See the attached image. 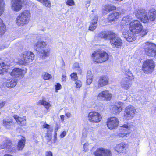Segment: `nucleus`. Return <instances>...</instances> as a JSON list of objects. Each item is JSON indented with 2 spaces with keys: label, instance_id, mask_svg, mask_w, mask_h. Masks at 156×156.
<instances>
[{
  "label": "nucleus",
  "instance_id": "nucleus-22",
  "mask_svg": "<svg viewBox=\"0 0 156 156\" xmlns=\"http://www.w3.org/2000/svg\"><path fill=\"white\" fill-rule=\"evenodd\" d=\"M133 33L131 32L126 31L123 32V36L128 41L131 42L136 39Z\"/></svg>",
  "mask_w": 156,
  "mask_h": 156
},
{
  "label": "nucleus",
  "instance_id": "nucleus-27",
  "mask_svg": "<svg viewBox=\"0 0 156 156\" xmlns=\"http://www.w3.org/2000/svg\"><path fill=\"white\" fill-rule=\"evenodd\" d=\"M17 83L16 80L13 78L8 79L5 83V84L7 87L11 88L15 87L17 84Z\"/></svg>",
  "mask_w": 156,
  "mask_h": 156
},
{
  "label": "nucleus",
  "instance_id": "nucleus-18",
  "mask_svg": "<svg viewBox=\"0 0 156 156\" xmlns=\"http://www.w3.org/2000/svg\"><path fill=\"white\" fill-rule=\"evenodd\" d=\"M119 120L115 117H112L108 119L106 124L108 128L112 130L117 128L119 125Z\"/></svg>",
  "mask_w": 156,
  "mask_h": 156
},
{
  "label": "nucleus",
  "instance_id": "nucleus-28",
  "mask_svg": "<svg viewBox=\"0 0 156 156\" xmlns=\"http://www.w3.org/2000/svg\"><path fill=\"white\" fill-rule=\"evenodd\" d=\"M98 20L97 16H95L90 23L89 28V30L90 31H93L96 28L97 26Z\"/></svg>",
  "mask_w": 156,
  "mask_h": 156
},
{
  "label": "nucleus",
  "instance_id": "nucleus-59",
  "mask_svg": "<svg viewBox=\"0 0 156 156\" xmlns=\"http://www.w3.org/2000/svg\"><path fill=\"white\" fill-rule=\"evenodd\" d=\"M58 128H55V133H56V132L58 130Z\"/></svg>",
  "mask_w": 156,
  "mask_h": 156
},
{
  "label": "nucleus",
  "instance_id": "nucleus-16",
  "mask_svg": "<svg viewBox=\"0 0 156 156\" xmlns=\"http://www.w3.org/2000/svg\"><path fill=\"white\" fill-rule=\"evenodd\" d=\"M10 7L12 10L16 12L20 11L23 7L22 0H11Z\"/></svg>",
  "mask_w": 156,
  "mask_h": 156
},
{
  "label": "nucleus",
  "instance_id": "nucleus-34",
  "mask_svg": "<svg viewBox=\"0 0 156 156\" xmlns=\"http://www.w3.org/2000/svg\"><path fill=\"white\" fill-rule=\"evenodd\" d=\"M3 123L7 129L11 128L12 126L13 123L12 120L11 119H4Z\"/></svg>",
  "mask_w": 156,
  "mask_h": 156
},
{
  "label": "nucleus",
  "instance_id": "nucleus-4",
  "mask_svg": "<svg viewBox=\"0 0 156 156\" xmlns=\"http://www.w3.org/2000/svg\"><path fill=\"white\" fill-rule=\"evenodd\" d=\"M34 48L43 58H45L49 55L50 49L47 47V44L43 41H39L35 43Z\"/></svg>",
  "mask_w": 156,
  "mask_h": 156
},
{
  "label": "nucleus",
  "instance_id": "nucleus-61",
  "mask_svg": "<svg viewBox=\"0 0 156 156\" xmlns=\"http://www.w3.org/2000/svg\"><path fill=\"white\" fill-rule=\"evenodd\" d=\"M116 1H122L123 0H116Z\"/></svg>",
  "mask_w": 156,
  "mask_h": 156
},
{
  "label": "nucleus",
  "instance_id": "nucleus-42",
  "mask_svg": "<svg viewBox=\"0 0 156 156\" xmlns=\"http://www.w3.org/2000/svg\"><path fill=\"white\" fill-rule=\"evenodd\" d=\"M51 75L47 73H45L43 75V78L45 80H49L51 77Z\"/></svg>",
  "mask_w": 156,
  "mask_h": 156
},
{
  "label": "nucleus",
  "instance_id": "nucleus-30",
  "mask_svg": "<svg viewBox=\"0 0 156 156\" xmlns=\"http://www.w3.org/2000/svg\"><path fill=\"white\" fill-rule=\"evenodd\" d=\"M25 137L21 136L20 139L18 140L17 145L18 148L19 150H21L24 147L25 144Z\"/></svg>",
  "mask_w": 156,
  "mask_h": 156
},
{
  "label": "nucleus",
  "instance_id": "nucleus-14",
  "mask_svg": "<svg viewBox=\"0 0 156 156\" xmlns=\"http://www.w3.org/2000/svg\"><path fill=\"white\" fill-rule=\"evenodd\" d=\"M5 4L4 0H0V16L3 13ZM6 27L2 20L0 19V35L3 34L5 31Z\"/></svg>",
  "mask_w": 156,
  "mask_h": 156
},
{
  "label": "nucleus",
  "instance_id": "nucleus-36",
  "mask_svg": "<svg viewBox=\"0 0 156 156\" xmlns=\"http://www.w3.org/2000/svg\"><path fill=\"white\" fill-rule=\"evenodd\" d=\"M122 69L123 72H125L127 76L129 77H132L133 75L131 72L129 71V68L127 65L124 66L122 67Z\"/></svg>",
  "mask_w": 156,
  "mask_h": 156
},
{
  "label": "nucleus",
  "instance_id": "nucleus-56",
  "mask_svg": "<svg viewBox=\"0 0 156 156\" xmlns=\"http://www.w3.org/2000/svg\"><path fill=\"white\" fill-rule=\"evenodd\" d=\"M4 156H13V155L8 154H5Z\"/></svg>",
  "mask_w": 156,
  "mask_h": 156
},
{
  "label": "nucleus",
  "instance_id": "nucleus-51",
  "mask_svg": "<svg viewBox=\"0 0 156 156\" xmlns=\"http://www.w3.org/2000/svg\"><path fill=\"white\" fill-rule=\"evenodd\" d=\"M45 156H53L52 152L50 151H47L45 153Z\"/></svg>",
  "mask_w": 156,
  "mask_h": 156
},
{
  "label": "nucleus",
  "instance_id": "nucleus-45",
  "mask_svg": "<svg viewBox=\"0 0 156 156\" xmlns=\"http://www.w3.org/2000/svg\"><path fill=\"white\" fill-rule=\"evenodd\" d=\"M88 132V130L86 129H83L82 134L83 138H84L85 136H86L87 133H89V132Z\"/></svg>",
  "mask_w": 156,
  "mask_h": 156
},
{
  "label": "nucleus",
  "instance_id": "nucleus-47",
  "mask_svg": "<svg viewBox=\"0 0 156 156\" xmlns=\"http://www.w3.org/2000/svg\"><path fill=\"white\" fill-rule=\"evenodd\" d=\"M65 115L68 118L71 117L72 116L71 113L69 112L67 110H66L65 111Z\"/></svg>",
  "mask_w": 156,
  "mask_h": 156
},
{
  "label": "nucleus",
  "instance_id": "nucleus-55",
  "mask_svg": "<svg viewBox=\"0 0 156 156\" xmlns=\"http://www.w3.org/2000/svg\"><path fill=\"white\" fill-rule=\"evenodd\" d=\"M90 5V2L89 1H87L86 2V6L87 7H88Z\"/></svg>",
  "mask_w": 156,
  "mask_h": 156
},
{
  "label": "nucleus",
  "instance_id": "nucleus-39",
  "mask_svg": "<svg viewBox=\"0 0 156 156\" xmlns=\"http://www.w3.org/2000/svg\"><path fill=\"white\" fill-rule=\"evenodd\" d=\"M102 156H112L111 152L108 149H103Z\"/></svg>",
  "mask_w": 156,
  "mask_h": 156
},
{
  "label": "nucleus",
  "instance_id": "nucleus-53",
  "mask_svg": "<svg viewBox=\"0 0 156 156\" xmlns=\"http://www.w3.org/2000/svg\"><path fill=\"white\" fill-rule=\"evenodd\" d=\"M65 116L64 115H61L60 116V118L62 122H63L64 120Z\"/></svg>",
  "mask_w": 156,
  "mask_h": 156
},
{
  "label": "nucleus",
  "instance_id": "nucleus-31",
  "mask_svg": "<svg viewBox=\"0 0 156 156\" xmlns=\"http://www.w3.org/2000/svg\"><path fill=\"white\" fill-rule=\"evenodd\" d=\"M93 75L91 71L88 70L87 71V75L86 83L87 85H89L92 82Z\"/></svg>",
  "mask_w": 156,
  "mask_h": 156
},
{
  "label": "nucleus",
  "instance_id": "nucleus-6",
  "mask_svg": "<svg viewBox=\"0 0 156 156\" xmlns=\"http://www.w3.org/2000/svg\"><path fill=\"white\" fill-rule=\"evenodd\" d=\"M93 60L96 63H101L107 60L108 58V54L104 51H95L92 55Z\"/></svg>",
  "mask_w": 156,
  "mask_h": 156
},
{
  "label": "nucleus",
  "instance_id": "nucleus-33",
  "mask_svg": "<svg viewBox=\"0 0 156 156\" xmlns=\"http://www.w3.org/2000/svg\"><path fill=\"white\" fill-rule=\"evenodd\" d=\"M38 104L44 106L48 110H49V107L51 106V105L49 103L44 100H40L38 102Z\"/></svg>",
  "mask_w": 156,
  "mask_h": 156
},
{
  "label": "nucleus",
  "instance_id": "nucleus-26",
  "mask_svg": "<svg viewBox=\"0 0 156 156\" xmlns=\"http://www.w3.org/2000/svg\"><path fill=\"white\" fill-rule=\"evenodd\" d=\"M13 117L18 124L21 126L25 125L26 124V117L23 116L20 117L16 115H15Z\"/></svg>",
  "mask_w": 156,
  "mask_h": 156
},
{
  "label": "nucleus",
  "instance_id": "nucleus-37",
  "mask_svg": "<svg viewBox=\"0 0 156 156\" xmlns=\"http://www.w3.org/2000/svg\"><path fill=\"white\" fill-rule=\"evenodd\" d=\"M8 66V65L5 63V62L0 63V74L2 73V71H5Z\"/></svg>",
  "mask_w": 156,
  "mask_h": 156
},
{
  "label": "nucleus",
  "instance_id": "nucleus-25",
  "mask_svg": "<svg viewBox=\"0 0 156 156\" xmlns=\"http://www.w3.org/2000/svg\"><path fill=\"white\" fill-rule=\"evenodd\" d=\"M116 10V7L111 5H107L102 8L103 13L106 14L109 12Z\"/></svg>",
  "mask_w": 156,
  "mask_h": 156
},
{
  "label": "nucleus",
  "instance_id": "nucleus-23",
  "mask_svg": "<svg viewBox=\"0 0 156 156\" xmlns=\"http://www.w3.org/2000/svg\"><path fill=\"white\" fill-rule=\"evenodd\" d=\"M108 83V77L106 76H103L101 77L98 81V87H101L107 85Z\"/></svg>",
  "mask_w": 156,
  "mask_h": 156
},
{
  "label": "nucleus",
  "instance_id": "nucleus-32",
  "mask_svg": "<svg viewBox=\"0 0 156 156\" xmlns=\"http://www.w3.org/2000/svg\"><path fill=\"white\" fill-rule=\"evenodd\" d=\"M7 142L8 143V145H5L4 144H2L0 145V148L1 149H3L6 147L8 149L7 151L8 152L12 151H13V149L12 147L11 143L9 141H8Z\"/></svg>",
  "mask_w": 156,
  "mask_h": 156
},
{
  "label": "nucleus",
  "instance_id": "nucleus-44",
  "mask_svg": "<svg viewBox=\"0 0 156 156\" xmlns=\"http://www.w3.org/2000/svg\"><path fill=\"white\" fill-rule=\"evenodd\" d=\"M71 80H76L78 77L76 73H73L70 75Z\"/></svg>",
  "mask_w": 156,
  "mask_h": 156
},
{
  "label": "nucleus",
  "instance_id": "nucleus-11",
  "mask_svg": "<svg viewBox=\"0 0 156 156\" xmlns=\"http://www.w3.org/2000/svg\"><path fill=\"white\" fill-rule=\"evenodd\" d=\"M136 109L133 106L129 105L125 108L124 113V119L127 120L133 119L135 115Z\"/></svg>",
  "mask_w": 156,
  "mask_h": 156
},
{
  "label": "nucleus",
  "instance_id": "nucleus-46",
  "mask_svg": "<svg viewBox=\"0 0 156 156\" xmlns=\"http://www.w3.org/2000/svg\"><path fill=\"white\" fill-rule=\"evenodd\" d=\"M89 146H90L89 145V143L87 142L86 143L83 145V151H84L85 152L87 151Z\"/></svg>",
  "mask_w": 156,
  "mask_h": 156
},
{
  "label": "nucleus",
  "instance_id": "nucleus-2",
  "mask_svg": "<svg viewBox=\"0 0 156 156\" xmlns=\"http://www.w3.org/2000/svg\"><path fill=\"white\" fill-rule=\"evenodd\" d=\"M135 15L136 18L144 23L150 21L156 23V11L154 9H152L150 10L148 13L149 16H147L145 10L143 9L137 11Z\"/></svg>",
  "mask_w": 156,
  "mask_h": 156
},
{
  "label": "nucleus",
  "instance_id": "nucleus-1",
  "mask_svg": "<svg viewBox=\"0 0 156 156\" xmlns=\"http://www.w3.org/2000/svg\"><path fill=\"white\" fill-rule=\"evenodd\" d=\"M96 36L105 39H109L110 43L113 48H119L122 46V40L115 36V34L112 31H103L96 34Z\"/></svg>",
  "mask_w": 156,
  "mask_h": 156
},
{
  "label": "nucleus",
  "instance_id": "nucleus-38",
  "mask_svg": "<svg viewBox=\"0 0 156 156\" xmlns=\"http://www.w3.org/2000/svg\"><path fill=\"white\" fill-rule=\"evenodd\" d=\"M103 148H98L94 153V154L95 156H102Z\"/></svg>",
  "mask_w": 156,
  "mask_h": 156
},
{
  "label": "nucleus",
  "instance_id": "nucleus-43",
  "mask_svg": "<svg viewBox=\"0 0 156 156\" xmlns=\"http://www.w3.org/2000/svg\"><path fill=\"white\" fill-rule=\"evenodd\" d=\"M75 87L76 88H79L81 87L82 83L81 81L77 80L75 82Z\"/></svg>",
  "mask_w": 156,
  "mask_h": 156
},
{
  "label": "nucleus",
  "instance_id": "nucleus-20",
  "mask_svg": "<svg viewBox=\"0 0 156 156\" xmlns=\"http://www.w3.org/2000/svg\"><path fill=\"white\" fill-rule=\"evenodd\" d=\"M124 103L122 102H118L114 105L111 106L110 110L115 114H119L122 111Z\"/></svg>",
  "mask_w": 156,
  "mask_h": 156
},
{
  "label": "nucleus",
  "instance_id": "nucleus-21",
  "mask_svg": "<svg viewBox=\"0 0 156 156\" xmlns=\"http://www.w3.org/2000/svg\"><path fill=\"white\" fill-rule=\"evenodd\" d=\"M42 127L43 128H45L47 129V132L46 134L45 138L48 142H49L51 141L52 132L53 130V128L51 126L47 124H44Z\"/></svg>",
  "mask_w": 156,
  "mask_h": 156
},
{
  "label": "nucleus",
  "instance_id": "nucleus-50",
  "mask_svg": "<svg viewBox=\"0 0 156 156\" xmlns=\"http://www.w3.org/2000/svg\"><path fill=\"white\" fill-rule=\"evenodd\" d=\"M67 134V132L66 131H63L62 132L60 135V136L61 138H63Z\"/></svg>",
  "mask_w": 156,
  "mask_h": 156
},
{
  "label": "nucleus",
  "instance_id": "nucleus-40",
  "mask_svg": "<svg viewBox=\"0 0 156 156\" xmlns=\"http://www.w3.org/2000/svg\"><path fill=\"white\" fill-rule=\"evenodd\" d=\"M65 3L66 5L69 6H73L75 5V2L74 0H66Z\"/></svg>",
  "mask_w": 156,
  "mask_h": 156
},
{
  "label": "nucleus",
  "instance_id": "nucleus-57",
  "mask_svg": "<svg viewBox=\"0 0 156 156\" xmlns=\"http://www.w3.org/2000/svg\"><path fill=\"white\" fill-rule=\"evenodd\" d=\"M69 10H68L67 11H66L65 12L63 13L66 16H67V14Z\"/></svg>",
  "mask_w": 156,
  "mask_h": 156
},
{
  "label": "nucleus",
  "instance_id": "nucleus-13",
  "mask_svg": "<svg viewBox=\"0 0 156 156\" xmlns=\"http://www.w3.org/2000/svg\"><path fill=\"white\" fill-rule=\"evenodd\" d=\"M108 16L107 19L108 21L110 22L115 21L118 19L120 15L123 12V9L120 8H118L116 10L112 11Z\"/></svg>",
  "mask_w": 156,
  "mask_h": 156
},
{
  "label": "nucleus",
  "instance_id": "nucleus-7",
  "mask_svg": "<svg viewBox=\"0 0 156 156\" xmlns=\"http://www.w3.org/2000/svg\"><path fill=\"white\" fill-rule=\"evenodd\" d=\"M142 47L144 49L145 53L148 56H156V45L150 42L144 43Z\"/></svg>",
  "mask_w": 156,
  "mask_h": 156
},
{
  "label": "nucleus",
  "instance_id": "nucleus-48",
  "mask_svg": "<svg viewBox=\"0 0 156 156\" xmlns=\"http://www.w3.org/2000/svg\"><path fill=\"white\" fill-rule=\"evenodd\" d=\"M57 140V133H55L54 135L53 138L51 140V143H55Z\"/></svg>",
  "mask_w": 156,
  "mask_h": 156
},
{
  "label": "nucleus",
  "instance_id": "nucleus-8",
  "mask_svg": "<svg viewBox=\"0 0 156 156\" xmlns=\"http://www.w3.org/2000/svg\"><path fill=\"white\" fill-rule=\"evenodd\" d=\"M34 58V53L30 51L23 52L18 58L19 62L21 64H25L32 62Z\"/></svg>",
  "mask_w": 156,
  "mask_h": 156
},
{
  "label": "nucleus",
  "instance_id": "nucleus-35",
  "mask_svg": "<svg viewBox=\"0 0 156 156\" xmlns=\"http://www.w3.org/2000/svg\"><path fill=\"white\" fill-rule=\"evenodd\" d=\"M39 2L41 3L47 7L50 8L51 7V3L50 0H36Z\"/></svg>",
  "mask_w": 156,
  "mask_h": 156
},
{
  "label": "nucleus",
  "instance_id": "nucleus-54",
  "mask_svg": "<svg viewBox=\"0 0 156 156\" xmlns=\"http://www.w3.org/2000/svg\"><path fill=\"white\" fill-rule=\"evenodd\" d=\"M66 76L65 75H62V79L63 81H65L66 80Z\"/></svg>",
  "mask_w": 156,
  "mask_h": 156
},
{
  "label": "nucleus",
  "instance_id": "nucleus-41",
  "mask_svg": "<svg viewBox=\"0 0 156 156\" xmlns=\"http://www.w3.org/2000/svg\"><path fill=\"white\" fill-rule=\"evenodd\" d=\"M73 69L78 70L80 73H81V68L79 66V65L78 63L76 62L74 63L73 65Z\"/></svg>",
  "mask_w": 156,
  "mask_h": 156
},
{
  "label": "nucleus",
  "instance_id": "nucleus-3",
  "mask_svg": "<svg viewBox=\"0 0 156 156\" xmlns=\"http://www.w3.org/2000/svg\"><path fill=\"white\" fill-rule=\"evenodd\" d=\"M129 29L130 31L135 34H139L141 37L146 35L148 32L147 29H143V26L139 21L133 20L129 24Z\"/></svg>",
  "mask_w": 156,
  "mask_h": 156
},
{
  "label": "nucleus",
  "instance_id": "nucleus-15",
  "mask_svg": "<svg viewBox=\"0 0 156 156\" xmlns=\"http://www.w3.org/2000/svg\"><path fill=\"white\" fill-rule=\"evenodd\" d=\"M112 97L111 93L108 90L102 91L98 94L97 99L100 101H109Z\"/></svg>",
  "mask_w": 156,
  "mask_h": 156
},
{
  "label": "nucleus",
  "instance_id": "nucleus-5",
  "mask_svg": "<svg viewBox=\"0 0 156 156\" xmlns=\"http://www.w3.org/2000/svg\"><path fill=\"white\" fill-rule=\"evenodd\" d=\"M31 17V13L27 10H25L20 14L16 19V23L18 26H22L27 24Z\"/></svg>",
  "mask_w": 156,
  "mask_h": 156
},
{
  "label": "nucleus",
  "instance_id": "nucleus-12",
  "mask_svg": "<svg viewBox=\"0 0 156 156\" xmlns=\"http://www.w3.org/2000/svg\"><path fill=\"white\" fill-rule=\"evenodd\" d=\"M88 121L92 123L100 122L102 119L101 115L98 112L93 111L90 112L87 115Z\"/></svg>",
  "mask_w": 156,
  "mask_h": 156
},
{
  "label": "nucleus",
  "instance_id": "nucleus-10",
  "mask_svg": "<svg viewBox=\"0 0 156 156\" xmlns=\"http://www.w3.org/2000/svg\"><path fill=\"white\" fill-rule=\"evenodd\" d=\"M133 128V126L129 123L125 124L120 126L118 135L123 137L129 134Z\"/></svg>",
  "mask_w": 156,
  "mask_h": 156
},
{
  "label": "nucleus",
  "instance_id": "nucleus-9",
  "mask_svg": "<svg viewBox=\"0 0 156 156\" xmlns=\"http://www.w3.org/2000/svg\"><path fill=\"white\" fill-rule=\"evenodd\" d=\"M155 67V62L152 59H148L145 61L142 65V70L147 74H151Z\"/></svg>",
  "mask_w": 156,
  "mask_h": 156
},
{
  "label": "nucleus",
  "instance_id": "nucleus-52",
  "mask_svg": "<svg viewBox=\"0 0 156 156\" xmlns=\"http://www.w3.org/2000/svg\"><path fill=\"white\" fill-rule=\"evenodd\" d=\"M5 104V101H3L0 102V109L4 106Z\"/></svg>",
  "mask_w": 156,
  "mask_h": 156
},
{
  "label": "nucleus",
  "instance_id": "nucleus-17",
  "mask_svg": "<svg viewBox=\"0 0 156 156\" xmlns=\"http://www.w3.org/2000/svg\"><path fill=\"white\" fill-rule=\"evenodd\" d=\"M132 79L133 76L132 77L128 76L123 78L120 83L121 87L126 90H129L132 85Z\"/></svg>",
  "mask_w": 156,
  "mask_h": 156
},
{
  "label": "nucleus",
  "instance_id": "nucleus-29",
  "mask_svg": "<svg viewBox=\"0 0 156 156\" xmlns=\"http://www.w3.org/2000/svg\"><path fill=\"white\" fill-rule=\"evenodd\" d=\"M132 17L129 15L126 16L122 18L121 21V23L125 25H127L130 24L131 22L133 21Z\"/></svg>",
  "mask_w": 156,
  "mask_h": 156
},
{
  "label": "nucleus",
  "instance_id": "nucleus-58",
  "mask_svg": "<svg viewBox=\"0 0 156 156\" xmlns=\"http://www.w3.org/2000/svg\"><path fill=\"white\" fill-rule=\"evenodd\" d=\"M58 128H55V133H56V132L58 130Z\"/></svg>",
  "mask_w": 156,
  "mask_h": 156
},
{
  "label": "nucleus",
  "instance_id": "nucleus-60",
  "mask_svg": "<svg viewBox=\"0 0 156 156\" xmlns=\"http://www.w3.org/2000/svg\"><path fill=\"white\" fill-rule=\"evenodd\" d=\"M139 15H140V16H141L142 15H141V14H141V13H140V12H139Z\"/></svg>",
  "mask_w": 156,
  "mask_h": 156
},
{
  "label": "nucleus",
  "instance_id": "nucleus-19",
  "mask_svg": "<svg viewBox=\"0 0 156 156\" xmlns=\"http://www.w3.org/2000/svg\"><path fill=\"white\" fill-rule=\"evenodd\" d=\"M26 73V71L23 69L16 68L12 70L10 75L14 78H21L24 76Z\"/></svg>",
  "mask_w": 156,
  "mask_h": 156
},
{
  "label": "nucleus",
  "instance_id": "nucleus-49",
  "mask_svg": "<svg viewBox=\"0 0 156 156\" xmlns=\"http://www.w3.org/2000/svg\"><path fill=\"white\" fill-rule=\"evenodd\" d=\"M61 87H62L61 84L59 83H57L55 85V92H58V90L61 89Z\"/></svg>",
  "mask_w": 156,
  "mask_h": 156
},
{
  "label": "nucleus",
  "instance_id": "nucleus-24",
  "mask_svg": "<svg viewBox=\"0 0 156 156\" xmlns=\"http://www.w3.org/2000/svg\"><path fill=\"white\" fill-rule=\"evenodd\" d=\"M115 150L119 153H125L126 150V144L124 143H121L117 145L115 148Z\"/></svg>",
  "mask_w": 156,
  "mask_h": 156
}]
</instances>
